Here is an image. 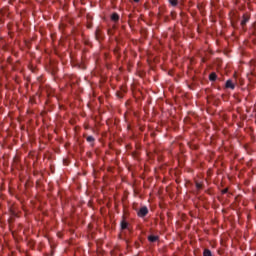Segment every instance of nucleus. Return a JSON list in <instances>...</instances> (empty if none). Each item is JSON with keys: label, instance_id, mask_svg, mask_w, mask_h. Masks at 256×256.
Instances as JSON below:
<instances>
[{"label": "nucleus", "instance_id": "nucleus-10", "mask_svg": "<svg viewBox=\"0 0 256 256\" xmlns=\"http://www.w3.org/2000/svg\"><path fill=\"white\" fill-rule=\"evenodd\" d=\"M196 189H198V191L203 189V185H201V183L197 182L196 183Z\"/></svg>", "mask_w": 256, "mask_h": 256}, {"label": "nucleus", "instance_id": "nucleus-9", "mask_svg": "<svg viewBox=\"0 0 256 256\" xmlns=\"http://www.w3.org/2000/svg\"><path fill=\"white\" fill-rule=\"evenodd\" d=\"M86 141H87L88 143H95V138H94L93 136H87V137H86Z\"/></svg>", "mask_w": 256, "mask_h": 256}, {"label": "nucleus", "instance_id": "nucleus-4", "mask_svg": "<svg viewBox=\"0 0 256 256\" xmlns=\"http://www.w3.org/2000/svg\"><path fill=\"white\" fill-rule=\"evenodd\" d=\"M148 241H150V243H156V241H159V236L150 235L148 236Z\"/></svg>", "mask_w": 256, "mask_h": 256}, {"label": "nucleus", "instance_id": "nucleus-3", "mask_svg": "<svg viewBox=\"0 0 256 256\" xmlns=\"http://www.w3.org/2000/svg\"><path fill=\"white\" fill-rule=\"evenodd\" d=\"M226 89H235V84H233L232 80H227L225 84Z\"/></svg>", "mask_w": 256, "mask_h": 256}, {"label": "nucleus", "instance_id": "nucleus-7", "mask_svg": "<svg viewBox=\"0 0 256 256\" xmlns=\"http://www.w3.org/2000/svg\"><path fill=\"white\" fill-rule=\"evenodd\" d=\"M121 229H129V223L122 221L121 222Z\"/></svg>", "mask_w": 256, "mask_h": 256}, {"label": "nucleus", "instance_id": "nucleus-11", "mask_svg": "<svg viewBox=\"0 0 256 256\" xmlns=\"http://www.w3.org/2000/svg\"><path fill=\"white\" fill-rule=\"evenodd\" d=\"M227 189H224V190H222V193L225 195V193H227Z\"/></svg>", "mask_w": 256, "mask_h": 256}, {"label": "nucleus", "instance_id": "nucleus-12", "mask_svg": "<svg viewBox=\"0 0 256 256\" xmlns=\"http://www.w3.org/2000/svg\"><path fill=\"white\" fill-rule=\"evenodd\" d=\"M134 3H139V0H134Z\"/></svg>", "mask_w": 256, "mask_h": 256}, {"label": "nucleus", "instance_id": "nucleus-1", "mask_svg": "<svg viewBox=\"0 0 256 256\" xmlns=\"http://www.w3.org/2000/svg\"><path fill=\"white\" fill-rule=\"evenodd\" d=\"M149 213V209L146 206H143L138 211L137 215L138 217H147V214Z\"/></svg>", "mask_w": 256, "mask_h": 256}, {"label": "nucleus", "instance_id": "nucleus-2", "mask_svg": "<svg viewBox=\"0 0 256 256\" xmlns=\"http://www.w3.org/2000/svg\"><path fill=\"white\" fill-rule=\"evenodd\" d=\"M249 19H250V16L247 14H244L243 19L240 23L241 27H245L247 25V23H249Z\"/></svg>", "mask_w": 256, "mask_h": 256}, {"label": "nucleus", "instance_id": "nucleus-6", "mask_svg": "<svg viewBox=\"0 0 256 256\" xmlns=\"http://www.w3.org/2000/svg\"><path fill=\"white\" fill-rule=\"evenodd\" d=\"M209 80L212 81V82L217 81V74L215 72H212L209 75Z\"/></svg>", "mask_w": 256, "mask_h": 256}, {"label": "nucleus", "instance_id": "nucleus-8", "mask_svg": "<svg viewBox=\"0 0 256 256\" xmlns=\"http://www.w3.org/2000/svg\"><path fill=\"white\" fill-rule=\"evenodd\" d=\"M170 5H172V7H177L179 0H169Z\"/></svg>", "mask_w": 256, "mask_h": 256}, {"label": "nucleus", "instance_id": "nucleus-5", "mask_svg": "<svg viewBox=\"0 0 256 256\" xmlns=\"http://www.w3.org/2000/svg\"><path fill=\"white\" fill-rule=\"evenodd\" d=\"M111 20L114 21V23H117V21H119V14L113 13L111 15Z\"/></svg>", "mask_w": 256, "mask_h": 256}, {"label": "nucleus", "instance_id": "nucleus-13", "mask_svg": "<svg viewBox=\"0 0 256 256\" xmlns=\"http://www.w3.org/2000/svg\"><path fill=\"white\" fill-rule=\"evenodd\" d=\"M96 35H97V36L99 35V30L96 31Z\"/></svg>", "mask_w": 256, "mask_h": 256}]
</instances>
